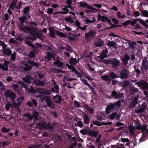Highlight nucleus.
<instances>
[{
    "instance_id": "obj_1",
    "label": "nucleus",
    "mask_w": 148,
    "mask_h": 148,
    "mask_svg": "<svg viewBox=\"0 0 148 148\" xmlns=\"http://www.w3.org/2000/svg\"><path fill=\"white\" fill-rule=\"evenodd\" d=\"M29 33L31 36L27 37V39L36 40L37 37L41 40L43 39L42 34V33H38L37 28H32Z\"/></svg>"
},
{
    "instance_id": "obj_2",
    "label": "nucleus",
    "mask_w": 148,
    "mask_h": 148,
    "mask_svg": "<svg viewBox=\"0 0 148 148\" xmlns=\"http://www.w3.org/2000/svg\"><path fill=\"white\" fill-rule=\"evenodd\" d=\"M40 100L42 102L43 101H46L48 106L50 108L53 109L55 107L54 103L53 102L50 98L47 96H44V97L41 98Z\"/></svg>"
},
{
    "instance_id": "obj_3",
    "label": "nucleus",
    "mask_w": 148,
    "mask_h": 148,
    "mask_svg": "<svg viewBox=\"0 0 148 148\" xmlns=\"http://www.w3.org/2000/svg\"><path fill=\"white\" fill-rule=\"evenodd\" d=\"M18 29L20 31H23L26 33L29 32V33L32 28L28 27H26L22 23H18Z\"/></svg>"
},
{
    "instance_id": "obj_4",
    "label": "nucleus",
    "mask_w": 148,
    "mask_h": 148,
    "mask_svg": "<svg viewBox=\"0 0 148 148\" xmlns=\"http://www.w3.org/2000/svg\"><path fill=\"white\" fill-rule=\"evenodd\" d=\"M136 84L143 90H148V83L145 81L142 80L136 82Z\"/></svg>"
},
{
    "instance_id": "obj_5",
    "label": "nucleus",
    "mask_w": 148,
    "mask_h": 148,
    "mask_svg": "<svg viewBox=\"0 0 148 148\" xmlns=\"http://www.w3.org/2000/svg\"><path fill=\"white\" fill-rule=\"evenodd\" d=\"M3 60V61L4 63L2 64L0 63V69H2L3 71H7L8 69V65L9 64V62L5 60Z\"/></svg>"
},
{
    "instance_id": "obj_6",
    "label": "nucleus",
    "mask_w": 148,
    "mask_h": 148,
    "mask_svg": "<svg viewBox=\"0 0 148 148\" xmlns=\"http://www.w3.org/2000/svg\"><path fill=\"white\" fill-rule=\"evenodd\" d=\"M96 33L93 30H90L85 34V38L86 39H89L94 37L96 35Z\"/></svg>"
},
{
    "instance_id": "obj_7",
    "label": "nucleus",
    "mask_w": 148,
    "mask_h": 148,
    "mask_svg": "<svg viewBox=\"0 0 148 148\" xmlns=\"http://www.w3.org/2000/svg\"><path fill=\"white\" fill-rule=\"evenodd\" d=\"M36 91L38 93L44 95H48L50 94V91L49 90H46L45 88H38L36 89Z\"/></svg>"
},
{
    "instance_id": "obj_8",
    "label": "nucleus",
    "mask_w": 148,
    "mask_h": 148,
    "mask_svg": "<svg viewBox=\"0 0 148 148\" xmlns=\"http://www.w3.org/2000/svg\"><path fill=\"white\" fill-rule=\"evenodd\" d=\"M112 96L114 97L116 99H119L123 97V94L122 93H118L115 90H113L112 92Z\"/></svg>"
},
{
    "instance_id": "obj_9",
    "label": "nucleus",
    "mask_w": 148,
    "mask_h": 148,
    "mask_svg": "<svg viewBox=\"0 0 148 148\" xmlns=\"http://www.w3.org/2000/svg\"><path fill=\"white\" fill-rule=\"evenodd\" d=\"M142 66L141 68L142 71L147 70L148 68V61L146 59H144L142 63Z\"/></svg>"
},
{
    "instance_id": "obj_10",
    "label": "nucleus",
    "mask_w": 148,
    "mask_h": 148,
    "mask_svg": "<svg viewBox=\"0 0 148 148\" xmlns=\"http://www.w3.org/2000/svg\"><path fill=\"white\" fill-rule=\"evenodd\" d=\"M120 75V78L122 79H124L127 78L129 74L126 69H123L121 71Z\"/></svg>"
},
{
    "instance_id": "obj_11",
    "label": "nucleus",
    "mask_w": 148,
    "mask_h": 148,
    "mask_svg": "<svg viewBox=\"0 0 148 148\" xmlns=\"http://www.w3.org/2000/svg\"><path fill=\"white\" fill-rule=\"evenodd\" d=\"M111 63L112 64V66L114 68H116L117 66H119L120 64L119 61L117 60L116 58H114L112 59L111 60Z\"/></svg>"
},
{
    "instance_id": "obj_12",
    "label": "nucleus",
    "mask_w": 148,
    "mask_h": 148,
    "mask_svg": "<svg viewBox=\"0 0 148 148\" xmlns=\"http://www.w3.org/2000/svg\"><path fill=\"white\" fill-rule=\"evenodd\" d=\"M67 66L68 67V68L69 69L71 70L72 71L74 72L76 75H77V77H81L82 75L75 68L69 65H67Z\"/></svg>"
},
{
    "instance_id": "obj_13",
    "label": "nucleus",
    "mask_w": 148,
    "mask_h": 148,
    "mask_svg": "<svg viewBox=\"0 0 148 148\" xmlns=\"http://www.w3.org/2000/svg\"><path fill=\"white\" fill-rule=\"evenodd\" d=\"M80 132L83 135L86 134L89 132L92 134L94 133V132L90 131V129L86 128H85L84 129L81 130Z\"/></svg>"
},
{
    "instance_id": "obj_14",
    "label": "nucleus",
    "mask_w": 148,
    "mask_h": 148,
    "mask_svg": "<svg viewBox=\"0 0 148 148\" xmlns=\"http://www.w3.org/2000/svg\"><path fill=\"white\" fill-rule=\"evenodd\" d=\"M115 108V105L112 104H110L107 106L106 108V112L107 114L110 113Z\"/></svg>"
},
{
    "instance_id": "obj_15",
    "label": "nucleus",
    "mask_w": 148,
    "mask_h": 148,
    "mask_svg": "<svg viewBox=\"0 0 148 148\" xmlns=\"http://www.w3.org/2000/svg\"><path fill=\"white\" fill-rule=\"evenodd\" d=\"M94 45L96 47H100L103 46L104 45V42L101 39H98L97 41L94 42Z\"/></svg>"
},
{
    "instance_id": "obj_16",
    "label": "nucleus",
    "mask_w": 148,
    "mask_h": 148,
    "mask_svg": "<svg viewBox=\"0 0 148 148\" xmlns=\"http://www.w3.org/2000/svg\"><path fill=\"white\" fill-rule=\"evenodd\" d=\"M101 20L103 22H108L109 24L111 25H112V26H110V27L108 28L107 29H109L110 28L112 27L113 26V25L111 23V21L108 19V18L105 16H102V19Z\"/></svg>"
},
{
    "instance_id": "obj_17",
    "label": "nucleus",
    "mask_w": 148,
    "mask_h": 148,
    "mask_svg": "<svg viewBox=\"0 0 148 148\" xmlns=\"http://www.w3.org/2000/svg\"><path fill=\"white\" fill-rule=\"evenodd\" d=\"M50 36L52 37L55 38L56 33L57 30H54L52 27L49 28Z\"/></svg>"
},
{
    "instance_id": "obj_18",
    "label": "nucleus",
    "mask_w": 148,
    "mask_h": 148,
    "mask_svg": "<svg viewBox=\"0 0 148 148\" xmlns=\"http://www.w3.org/2000/svg\"><path fill=\"white\" fill-rule=\"evenodd\" d=\"M55 102L57 103H60L62 101L61 97L58 95H56L53 97Z\"/></svg>"
},
{
    "instance_id": "obj_19",
    "label": "nucleus",
    "mask_w": 148,
    "mask_h": 148,
    "mask_svg": "<svg viewBox=\"0 0 148 148\" xmlns=\"http://www.w3.org/2000/svg\"><path fill=\"white\" fill-rule=\"evenodd\" d=\"M62 10L64 11V12H55L53 13L54 14V16L55 17L56 16V14L58 13H61L62 14H66L68 13V12H69V10L67 8H62Z\"/></svg>"
},
{
    "instance_id": "obj_20",
    "label": "nucleus",
    "mask_w": 148,
    "mask_h": 148,
    "mask_svg": "<svg viewBox=\"0 0 148 148\" xmlns=\"http://www.w3.org/2000/svg\"><path fill=\"white\" fill-rule=\"evenodd\" d=\"M3 53L7 56H10L11 53V51L9 48H4L2 50Z\"/></svg>"
},
{
    "instance_id": "obj_21",
    "label": "nucleus",
    "mask_w": 148,
    "mask_h": 148,
    "mask_svg": "<svg viewBox=\"0 0 148 148\" xmlns=\"http://www.w3.org/2000/svg\"><path fill=\"white\" fill-rule=\"evenodd\" d=\"M108 51L107 50H104L102 51L100 56H98L97 57L101 58H106L107 57V56L106 55L108 53Z\"/></svg>"
},
{
    "instance_id": "obj_22",
    "label": "nucleus",
    "mask_w": 148,
    "mask_h": 148,
    "mask_svg": "<svg viewBox=\"0 0 148 148\" xmlns=\"http://www.w3.org/2000/svg\"><path fill=\"white\" fill-rule=\"evenodd\" d=\"M80 6L82 8H86L88 9H92L91 6L88 5L87 3L83 2H80L79 3Z\"/></svg>"
},
{
    "instance_id": "obj_23",
    "label": "nucleus",
    "mask_w": 148,
    "mask_h": 148,
    "mask_svg": "<svg viewBox=\"0 0 148 148\" xmlns=\"http://www.w3.org/2000/svg\"><path fill=\"white\" fill-rule=\"evenodd\" d=\"M33 78L31 77L30 75H26L23 79V80L25 82L27 83H31V81L30 80V79H32Z\"/></svg>"
},
{
    "instance_id": "obj_24",
    "label": "nucleus",
    "mask_w": 148,
    "mask_h": 148,
    "mask_svg": "<svg viewBox=\"0 0 148 148\" xmlns=\"http://www.w3.org/2000/svg\"><path fill=\"white\" fill-rule=\"evenodd\" d=\"M21 63L24 66V70L25 71H29L32 68V67L26 64L25 62H22Z\"/></svg>"
},
{
    "instance_id": "obj_25",
    "label": "nucleus",
    "mask_w": 148,
    "mask_h": 148,
    "mask_svg": "<svg viewBox=\"0 0 148 148\" xmlns=\"http://www.w3.org/2000/svg\"><path fill=\"white\" fill-rule=\"evenodd\" d=\"M130 57L127 55H125L124 57L122 58V60L123 62V64L126 65L128 62V60L130 59Z\"/></svg>"
},
{
    "instance_id": "obj_26",
    "label": "nucleus",
    "mask_w": 148,
    "mask_h": 148,
    "mask_svg": "<svg viewBox=\"0 0 148 148\" xmlns=\"http://www.w3.org/2000/svg\"><path fill=\"white\" fill-rule=\"evenodd\" d=\"M45 123H39V124H37L36 125V128L40 129H45Z\"/></svg>"
},
{
    "instance_id": "obj_27",
    "label": "nucleus",
    "mask_w": 148,
    "mask_h": 148,
    "mask_svg": "<svg viewBox=\"0 0 148 148\" xmlns=\"http://www.w3.org/2000/svg\"><path fill=\"white\" fill-rule=\"evenodd\" d=\"M34 83L36 85L38 86H43L45 85V83L43 81L39 80H35L34 81Z\"/></svg>"
},
{
    "instance_id": "obj_28",
    "label": "nucleus",
    "mask_w": 148,
    "mask_h": 148,
    "mask_svg": "<svg viewBox=\"0 0 148 148\" xmlns=\"http://www.w3.org/2000/svg\"><path fill=\"white\" fill-rule=\"evenodd\" d=\"M53 54L49 52H47V55L45 56V58L47 59L48 61L50 60L51 58L53 57Z\"/></svg>"
},
{
    "instance_id": "obj_29",
    "label": "nucleus",
    "mask_w": 148,
    "mask_h": 148,
    "mask_svg": "<svg viewBox=\"0 0 148 148\" xmlns=\"http://www.w3.org/2000/svg\"><path fill=\"white\" fill-rule=\"evenodd\" d=\"M65 20L66 21L69 22V25H71V24L74 23V21L72 20L70 16L68 17L65 18Z\"/></svg>"
},
{
    "instance_id": "obj_30",
    "label": "nucleus",
    "mask_w": 148,
    "mask_h": 148,
    "mask_svg": "<svg viewBox=\"0 0 148 148\" xmlns=\"http://www.w3.org/2000/svg\"><path fill=\"white\" fill-rule=\"evenodd\" d=\"M28 62L29 64L32 66H34L36 67H38L39 66V64L38 63L34 61H32L30 60H28Z\"/></svg>"
},
{
    "instance_id": "obj_31",
    "label": "nucleus",
    "mask_w": 148,
    "mask_h": 148,
    "mask_svg": "<svg viewBox=\"0 0 148 148\" xmlns=\"http://www.w3.org/2000/svg\"><path fill=\"white\" fill-rule=\"evenodd\" d=\"M54 64L58 65V67H61L63 65V63L59 60H57L54 62Z\"/></svg>"
},
{
    "instance_id": "obj_32",
    "label": "nucleus",
    "mask_w": 148,
    "mask_h": 148,
    "mask_svg": "<svg viewBox=\"0 0 148 148\" xmlns=\"http://www.w3.org/2000/svg\"><path fill=\"white\" fill-rule=\"evenodd\" d=\"M52 91L55 93H58L59 92V87L58 85L55 86L54 87L52 88Z\"/></svg>"
},
{
    "instance_id": "obj_33",
    "label": "nucleus",
    "mask_w": 148,
    "mask_h": 148,
    "mask_svg": "<svg viewBox=\"0 0 148 148\" xmlns=\"http://www.w3.org/2000/svg\"><path fill=\"white\" fill-rule=\"evenodd\" d=\"M138 96L135 97L133 99V100L131 103V105H132L133 106L137 103L138 99Z\"/></svg>"
},
{
    "instance_id": "obj_34",
    "label": "nucleus",
    "mask_w": 148,
    "mask_h": 148,
    "mask_svg": "<svg viewBox=\"0 0 148 148\" xmlns=\"http://www.w3.org/2000/svg\"><path fill=\"white\" fill-rule=\"evenodd\" d=\"M90 9V10H86L85 11V12L86 13L89 14L91 12H94V10H96V11H99L100 10H99L96 9L95 8H93L92 7V9Z\"/></svg>"
},
{
    "instance_id": "obj_35",
    "label": "nucleus",
    "mask_w": 148,
    "mask_h": 148,
    "mask_svg": "<svg viewBox=\"0 0 148 148\" xmlns=\"http://www.w3.org/2000/svg\"><path fill=\"white\" fill-rule=\"evenodd\" d=\"M135 129V127L131 125L130 126L128 127L129 132L131 134H133Z\"/></svg>"
},
{
    "instance_id": "obj_36",
    "label": "nucleus",
    "mask_w": 148,
    "mask_h": 148,
    "mask_svg": "<svg viewBox=\"0 0 148 148\" xmlns=\"http://www.w3.org/2000/svg\"><path fill=\"white\" fill-rule=\"evenodd\" d=\"M84 122L86 124H88L89 123V119L88 116L86 114H85L84 116Z\"/></svg>"
},
{
    "instance_id": "obj_37",
    "label": "nucleus",
    "mask_w": 148,
    "mask_h": 148,
    "mask_svg": "<svg viewBox=\"0 0 148 148\" xmlns=\"http://www.w3.org/2000/svg\"><path fill=\"white\" fill-rule=\"evenodd\" d=\"M77 63V60L75 59L71 58L70 60L69 63L71 65L75 64Z\"/></svg>"
},
{
    "instance_id": "obj_38",
    "label": "nucleus",
    "mask_w": 148,
    "mask_h": 148,
    "mask_svg": "<svg viewBox=\"0 0 148 148\" xmlns=\"http://www.w3.org/2000/svg\"><path fill=\"white\" fill-rule=\"evenodd\" d=\"M109 75L111 78H114L119 77H117V75L113 72H111L109 73Z\"/></svg>"
},
{
    "instance_id": "obj_39",
    "label": "nucleus",
    "mask_w": 148,
    "mask_h": 148,
    "mask_svg": "<svg viewBox=\"0 0 148 148\" xmlns=\"http://www.w3.org/2000/svg\"><path fill=\"white\" fill-rule=\"evenodd\" d=\"M56 34L58 36H59L61 37H66V35L65 34H64L62 32H60V31H58L57 30Z\"/></svg>"
},
{
    "instance_id": "obj_40",
    "label": "nucleus",
    "mask_w": 148,
    "mask_h": 148,
    "mask_svg": "<svg viewBox=\"0 0 148 148\" xmlns=\"http://www.w3.org/2000/svg\"><path fill=\"white\" fill-rule=\"evenodd\" d=\"M24 97L23 96L18 98L16 99V101L18 102L19 105H20L21 103L22 102V101L24 99Z\"/></svg>"
},
{
    "instance_id": "obj_41",
    "label": "nucleus",
    "mask_w": 148,
    "mask_h": 148,
    "mask_svg": "<svg viewBox=\"0 0 148 148\" xmlns=\"http://www.w3.org/2000/svg\"><path fill=\"white\" fill-rule=\"evenodd\" d=\"M77 35L74 34H71L69 35L68 37V38L69 40H73L76 38Z\"/></svg>"
},
{
    "instance_id": "obj_42",
    "label": "nucleus",
    "mask_w": 148,
    "mask_h": 148,
    "mask_svg": "<svg viewBox=\"0 0 148 148\" xmlns=\"http://www.w3.org/2000/svg\"><path fill=\"white\" fill-rule=\"evenodd\" d=\"M26 19V17L25 16H23L19 18L18 20L20 21V22L18 23H23L24 22Z\"/></svg>"
},
{
    "instance_id": "obj_43",
    "label": "nucleus",
    "mask_w": 148,
    "mask_h": 148,
    "mask_svg": "<svg viewBox=\"0 0 148 148\" xmlns=\"http://www.w3.org/2000/svg\"><path fill=\"white\" fill-rule=\"evenodd\" d=\"M74 106L77 108H80L81 106L80 103L76 100H75L74 102Z\"/></svg>"
},
{
    "instance_id": "obj_44",
    "label": "nucleus",
    "mask_w": 148,
    "mask_h": 148,
    "mask_svg": "<svg viewBox=\"0 0 148 148\" xmlns=\"http://www.w3.org/2000/svg\"><path fill=\"white\" fill-rule=\"evenodd\" d=\"M116 45V43L113 41H109L107 44V45L109 47H113Z\"/></svg>"
},
{
    "instance_id": "obj_45",
    "label": "nucleus",
    "mask_w": 148,
    "mask_h": 148,
    "mask_svg": "<svg viewBox=\"0 0 148 148\" xmlns=\"http://www.w3.org/2000/svg\"><path fill=\"white\" fill-rule=\"evenodd\" d=\"M117 16L119 18H123L125 17V15L121 14L119 12H117Z\"/></svg>"
},
{
    "instance_id": "obj_46",
    "label": "nucleus",
    "mask_w": 148,
    "mask_h": 148,
    "mask_svg": "<svg viewBox=\"0 0 148 148\" xmlns=\"http://www.w3.org/2000/svg\"><path fill=\"white\" fill-rule=\"evenodd\" d=\"M141 14H142V15L145 16L147 17L148 18V12L145 10H143L141 12Z\"/></svg>"
},
{
    "instance_id": "obj_47",
    "label": "nucleus",
    "mask_w": 148,
    "mask_h": 148,
    "mask_svg": "<svg viewBox=\"0 0 148 148\" xmlns=\"http://www.w3.org/2000/svg\"><path fill=\"white\" fill-rule=\"evenodd\" d=\"M39 114V113L36 111H34L33 113V116L34 117L35 119L36 120H38V119L37 117L38 116Z\"/></svg>"
},
{
    "instance_id": "obj_48",
    "label": "nucleus",
    "mask_w": 148,
    "mask_h": 148,
    "mask_svg": "<svg viewBox=\"0 0 148 148\" xmlns=\"http://www.w3.org/2000/svg\"><path fill=\"white\" fill-rule=\"evenodd\" d=\"M117 115L116 113L115 112L112 113V114L109 115V118L110 119H114L116 116Z\"/></svg>"
},
{
    "instance_id": "obj_49",
    "label": "nucleus",
    "mask_w": 148,
    "mask_h": 148,
    "mask_svg": "<svg viewBox=\"0 0 148 148\" xmlns=\"http://www.w3.org/2000/svg\"><path fill=\"white\" fill-rule=\"evenodd\" d=\"M16 5V2L13 1L10 5V8L12 9H14Z\"/></svg>"
},
{
    "instance_id": "obj_50",
    "label": "nucleus",
    "mask_w": 148,
    "mask_h": 148,
    "mask_svg": "<svg viewBox=\"0 0 148 148\" xmlns=\"http://www.w3.org/2000/svg\"><path fill=\"white\" fill-rule=\"evenodd\" d=\"M11 92L10 90H8L5 92V96L7 97H10Z\"/></svg>"
},
{
    "instance_id": "obj_51",
    "label": "nucleus",
    "mask_w": 148,
    "mask_h": 148,
    "mask_svg": "<svg viewBox=\"0 0 148 148\" xmlns=\"http://www.w3.org/2000/svg\"><path fill=\"white\" fill-rule=\"evenodd\" d=\"M102 62L106 64H108L111 63V61L109 60H103Z\"/></svg>"
},
{
    "instance_id": "obj_52",
    "label": "nucleus",
    "mask_w": 148,
    "mask_h": 148,
    "mask_svg": "<svg viewBox=\"0 0 148 148\" xmlns=\"http://www.w3.org/2000/svg\"><path fill=\"white\" fill-rule=\"evenodd\" d=\"M0 45L2 47L3 49L7 47V45H6L5 44L4 42L2 41H0Z\"/></svg>"
},
{
    "instance_id": "obj_53",
    "label": "nucleus",
    "mask_w": 148,
    "mask_h": 148,
    "mask_svg": "<svg viewBox=\"0 0 148 148\" xmlns=\"http://www.w3.org/2000/svg\"><path fill=\"white\" fill-rule=\"evenodd\" d=\"M10 130V129H7L4 127H3L1 129V131L3 132H9Z\"/></svg>"
},
{
    "instance_id": "obj_54",
    "label": "nucleus",
    "mask_w": 148,
    "mask_h": 148,
    "mask_svg": "<svg viewBox=\"0 0 148 148\" xmlns=\"http://www.w3.org/2000/svg\"><path fill=\"white\" fill-rule=\"evenodd\" d=\"M16 55V54L15 52L14 53L11 55V59L13 61H14L15 60Z\"/></svg>"
},
{
    "instance_id": "obj_55",
    "label": "nucleus",
    "mask_w": 148,
    "mask_h": 148,
    "mask_svg": "<svg viewBox=\"0 0 148 148\" xmlns=\"http://www.w3.org/2000/svg\"><path fill=\"white\" fill-rule=\"evenodd\" d=\"M130 24L131 25H134V24H136V21H137V19H132L131 20H130Z\"/></svg>"
},
{
    "instance_id": "obj_56",
    "label": "nucleus",
    "mask_w": 148,
    "mask_h": 148,
    "mask_svg": "<svg viewBox=\"0 0 148 148\" xmlns=\"http://www.w3.org/2000/svg\"><path fill=\"white\" fill-rule=\"evenodd\" d=\"M10 97L12 100H14L16 97V95L15 93L12 92H11Z\"/></svg>"
},
{
    "instance_id": "obj_57",
    "label": "nucleus",
    "mask_w": 148,
    "mask_h": 148,
    "mask_svg": "<svg viewBox=\"0 0 148 148\" xmlns=\"http://www.w3.org/2000/svg\"><path fill=\"white\" fill-rule=\"evenodd\" d=\"M137 20L143 25L145 26L146 25V22L143 20L140 19H137Z\"/></svg>"
},
{
    "instance_id": "obj_58",
    "label": "nucleus",
    "mask_w": 148,
    "mask_h": 148,
    "mask_svg": "<svg viewBox=\"0 0 148 148\" xmlns=\"http://www.w3.org/2000/svg\"><path fill=\"white\" fill-rule=\"evenodd\" d=\"M45 126L46 127H45V128H49V129H52L53 126L51 125L49 123H48L47 124L46 123H45Z\"/></svg>"
},
{
    "instance_id": "obj_59",
    "label": "nucleus",
    "mask_w": 148,
    "mask_h": 148,
    "mask_svg": "<svg viewBox=\"0 0 148 148\" xmlns=\"http://www.w3.org/2000/svg\"><path fill=\"white\" fill-rule=\"evenodd\" d=\"M42 48L44 49H46L47 51H50L51 50V48L50 47H48L45 45L42 46Z\"/></svg>"
},
{
    "instance_id": "obj_60",
    "label": "nucleus",
    "mask_w": 148,
    "mask_h": 148,
    "mask_svg": "<svg viewBox=\"0 0 148 148\" xmlns=\"http://www.w3.org/2000/svg\"><path fill=\"white\" fill-rule=\"evenodd\" d=\"M25 43L26 44L28 45L29 46H31L32 47H34V45L32 43L29 41L28 40H26L25 41Z\"/></svg>"
},
{
    "instance_id": "obj_61",
    "label": "nucleus",
    "mask_w": 148,
    "mask_h": 148,
    "mask_svg": "<svg viewBox=\"0 0 148 148\" xmlns=\"http://www.w3.org/2000/svg\"><path fill=\"white\" fill-rule=\"evenodd\" d=\"M29 10V6H27L25 8L23 11V13L24 14L27 13Z\"/></svg>"
},
{
    "instance_id": "obj_62",
    "label": "nucleus",
    "mask_w": 148,
    "mask_h": 148,
    "mask_svg": "<svg viewBox=\"0 0 148 148\" xmlns=\"http://www.w3.org/2000/svg\"><path fill=\"white\" fill-rule=\"evenodd\" d=\"M109 76L108 75H104L101 77V79L102 80L107 81L109 79Z\"/></svg>"
},
{
    "instance_id": "obj_63",
    "label": "nucleus",
    "mask_w": 148,
    "mask_h": 148,
    "mask_svg": "<svg viewBox=\"0 0 148 148\" xmlns=\"http://www.w3.org/2000/svg\"><path fill=\"white\" fill-rule=\"evenodd\" d=\"M35 54L34 51H31L29 54V57L30 58H32L35 57Z\"/></svg>"
},
{
    "instance_id": "obj_64",
    "label": "nucleus",
    "mask_w": 148,
    "mask_h": 148,
    "mask_svg": "<svg viewBox=\"0 0 148 148\" xmlns=\"http://www.w3.org/2000/svg\"><path fill=\"white\" fill-rule=\"evenodd\" d=\"M77 125L80 127H82L83 126V123L81 121H79L77 123Z\"/></svg>"
}]
</instances>
